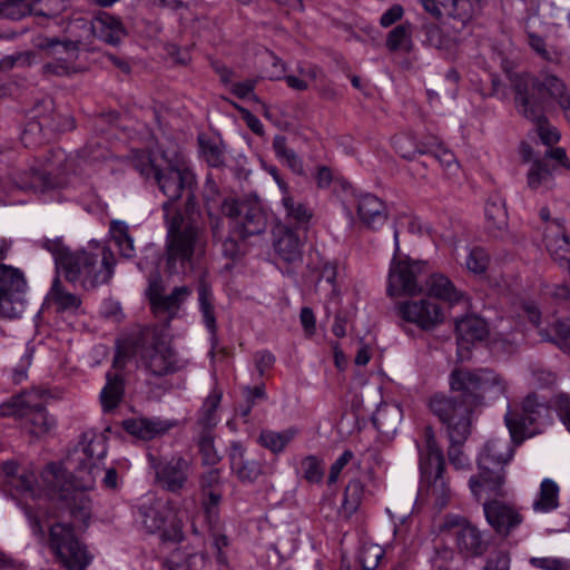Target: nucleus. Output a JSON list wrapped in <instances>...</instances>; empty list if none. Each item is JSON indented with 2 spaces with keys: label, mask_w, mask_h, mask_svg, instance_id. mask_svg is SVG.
Masks as SVG:
<instances>
[{
  "label": "nucleus",
  "mask_w": 570,
  "mask_h": 570,
  "mask_svg": "<svg viewBox=\"0 0 570 570\" xmlns=\"http://www.w3.org/2000/svg\"><path fill=\"white\" fill-rule=\"evenodd\" d=\"M419 32L423 36L422 42L435 49H450L456 42L459 33L445 35L441 27L426 17L420 18Z\"/></svg>",
  "instance_id": "2f4dec72"
},
{
  "label": "nucleus",
  "mask_w": 570,
  "mask_h": 570,
  "mask_svg": "<svg viewBox=\"0 0 570 570\" xmlns=\"http://www.w3.org/2000/svg\"><path fill=\"white\" fill-rule=\"evenodd\" d=\"M65 9V0H35L30 2V16L40 26H45L47 20L58 18Z\"/></svg>",
  "instance_id": "37998d69"
},
{
  "label": "nucleus",
  "mask_w": 570,
  "mask_h": 570,
  "mask_svg": "<svg viewBox=\"0 0 570 570\" xmlns=\"http://www.w3.org/2000/svg\"><path fill=\"white\" fill-rule=\"evenodd\" d=\"M544 243L553 261L570 274V242L561 219H553L552 224L547 226Z\"/></svg>",
  "instance_id": "b1692460"
},
{
  "label": "nucleus",
  "mask_w": 570,
  "mask_h": 570,
  "mask_svg": "<svg viewBox=\"0 0 570 570\" xmlns=\"http://www.w3.org/2000/svg\"><path fill=\"white\" fill-rule=\"evenodd\" d=\"M273 150L276 157L283 161L294 174H304L303 160L293 149L287 147V139L285 136L276 135L274 137Z\"/></svg>",
  "instance_id": "a18cd8bd"
},
{
  "label": "nucleus",
  "mask_w": 570,
  "mask_h": 570,
  "mask_svg": "<svg viewBox=\"0 0 570 570\" xmlns=\"http://www.w3.org/2000/svg\"><path fill=\"white\" fill-rule=\"evenodd\" d=\"M40 245L53 256L57 276L62 275L68 283L86 291L108 284L114 275L116 258L108 247H102L100 255L85 249L71 250L60 237L43 239Z\"/></svg>",
  "instance_id": "20e7f679"
},
{
  "label": "nucleus",
  "mask_w": 570,
  "mask_h": 570,
  "mask_svg": "<svg viewBox=\"0 0 570 570\" xmlns=\"http://www.w3.org/2000/svg\"><path fill=\"white\" fill-rule=\"evenodd\" d=\"M49 548L67 570H86L92 560L70 523L57 522L50 527Z\"/></svg>",
  "instance_id": "9b49d317"
},
{
  "label": "nucleus",
  "mask_w": 570,
  "mask_h": 570,
  "mask_svg": "<svg viewBox=\"0 0 570 570\" xmlns=\"http://www.w3.org/2000/svg\"><path fill=\"white\" fill-rule=\"evenodd\" d=\"M533 124H535V130L537 134L546 146H552L557 144L560 139V134L557 130L556 127L551 126L546 117V114H543L542 119H529Z\"/></svg>",
  "instance_id": "e2e57ef3"
},
{
  "label": "nucleus",
  "mask_w": 570,
  "mask_h": 570,
  "mask_svg": "<svg viewBox=\"0 0 570 570\" xmlns=\"http://www.w3.org/2000/svg\"><path fill=\"white\" fill-rule=\"evenodd\" d=\"M30 16V3L27 0H6L0 3V17L10 20H20Z\"/></svg>",
  "instance_id": "13d9d810"
},
{
  "label": "nucleus",
  "mask_w": 570,
  "mask_h": 570,
  "mask_svg": "<svg viewBox=\"0 0 570 570\" xmlns=\"http://www.w3.org/2000/svg\"><path fill=\"white\" fill-rule=\"evenodd\" d=\"M222 400V392L213 391L204 401L198 411L196 429L197 432H213L218 423L217 409Z\"/></svg>",
  "instance_id": "473e14b6"
},
{
  "label": "nucleus",
  "mask_w": 570,
  "mask_h": 570,
  "mask_svg": "<svg viewBox=\"0 0 570 570\" xmlns=\"http://www.w3.org/2000/svg\"><path fill=\"white\" fill-rule=\"evenodd\" d=\"M393 146L401 157L409 160L414 159L417 154L423 155L428 153L422 144H419L409 135L394 136Z\"/></svg>",
  "instance_id": "5fc2aeb1"
},
{
  "label": "nucleus",
  "mask_w": 570,
  "mask_h": 570,
  "mask_svg": "<svg viewBox=\"0 0 570 570\" xmlns=\"http://www.w3.org/2000/svg\"><path fill=\"white\" fill-rule=\"evenodd\" d=\"M285 219L297 227H306L313 217V210L293 195H283L281 199Z\"/></svg>",
  "instance_id": "e433bc0d"
},
{
  "label": "nucleus",
  "mask_w": 570,
  "mask_h": 570,
  "mask_svg": "<svg viewBox=\"0 0 570 570\" xmlns=\"http://www.w3.org/2000/svg\"><path fill=\"white\" fill-rule=\"evenodd\" d=\"M490 263L489 254L482 247H473L466 258V268L474 274H482L487 271Z\"/></svg>",
  "instance_id": "680f3d73"
},
{
  "label": "nucleus",
  "mask_w": 570,
  "mask_h": 570,
  "mask_svg": "<svg viewBox=\"0 0 570 570\" xmlns=\"http://www.w3.org/2000/svg\"><path fill=\"white\" fill-rule=\"evenodd\" d=\"M394 256L390 265L387 294L390 296L416 295L423 292V269L425 263L409 257L397 258L400 253L399 230L394 229Z\"/></svg>",
  "instance_id": "ddd939ff"
},
{
  "label": "nucleus",
  "mask_w": 570,
  "mask_h": 570,
  "mask_svg": "<svg viewBox=\"0 0 570 570\" xmlns=\"http://www.w3.org/2000/svg\"><path fill=\"white\" fill-rule=\"evenodd\" d=\"M483 570H510V556L503 550L493 551L485 560Z\"/></svg>",
  "instance_id": "69168bd1"
},
{
  "label": "nucleus",
  "mask_w": 570,
  "mask_h": 570,
  "mask_svg": "<svg viewBox=\"0 0 570 570\" xmlns=\"http://www.w3.org/2000/svg\"><path fill=\"white\" fill-rule=\"evenodd\" d=\"M228 460L232 472L243 483H254L263 474L262 463L252 458L240 442L230 443Z\"/></svg>",
  "instance_id": "5701e85b"
},
{
  "label": "nucleus",
  "mask_w": 570,
  "mask_h": 570,
  "mask_svg": "<svg viewBox=\"0 0 570 570\" xmlns=\"http://www.w3.org/2000/svg\"><path fill=\"white\" fill-rule=\"evenodd\" d=\"M131 164L142 177L151 179L167 197L163 204L167 226V269L171 273H183L190 265L193 254L200 244L202 230L195 224L185 220L176 203L186 193V210H194L196 175L183 161H173L164 157L163 161L158 163L146 150L135 151Z\"/></svg>",
  "instance_id": "f257e3e1"
},
{
  "label": "nucleus",
  "mask_w": 570,
  "mask_h": 570,
  "mask_svg": "<svg viewBox=\"0 0 570 570\" xmlns=\"http://www.w3.org/2000/svg\"><path fill=\"white\" fill-rule=\"evenodd\" d=\"M198 433V450L202 455V461L206 465H215L219 462L218 455L214 445L213 432H197Z\"/></svg>",
  "instance_id": "4d7b16f0"
},
{
  "label": "nucleus",
  "mask_w": 570,
  "mask_h": 570,
  "mask_svg": "<svg viewBox=\"0 0 570 570\" xmlns=\"http://www.w3.org/2000/svg\"><path fill=\"white\" fill-rule=\"evenodd\" d=\"M65 153L60 149L49 150L45 156L46 168L38 170L31 168L28 171L18 174L13 178V185L21 190L43 193L56 187V180L52 177L53 171H59L65 161Z\"/></svg>",
  "instance_id": "6ab92c4d"
},
{
  "label": "nucleus",
  "mask_w": 570,
  "mask_h": 570,
  "mask_svg": "<svg viewBox=\"0 0 570 570\" xmlns=\"http://www.w3.org/2000/svg\"><path fill=\"white\" fill-rule=\"evenodd\" d=\"M504 421L511 439L521 442L541 432V428L551 421V410L544 399L530 393L522 402L521 413L508 412Z\"/></svg>",
  "instance_id": "f8f14e48"
},
{
  "label": "nucleus",
  "mask_w": 570,
  "mask_h": 570,
  "mask_svg": "<svg viewBox=\"0 0 570 570\" xmlns=\"http://www.w3.org/2000/svg\"><path fill=\"white\" fill-rule=\"evenodd\" d=\"M274 247L278 256L287 263H295L302 259L303 244L299 236L291 228H286L282 233Z\"/></svg>",
  "instance_id": "f704fd0d"
},
{
  "label": "nucleus",
  "mask_w": 570,
  "mask_h": 570,
  "mask_svg": "<svg viewBox=\"0 0 570 570\" xmlns=\"http://www.w3.org/2000/svg\"><path fill=\"white\" fill-rule=\"evenodd\" d=\"M106 443L101 436L83 433L79 445L67 459L70 473L56 463H49L42 474L48 494L60 502L78 522L87 523L91 515L87 491L94 489L100 468L96 464L106 455Z\"/></svg>",
  "instance_id": "7ed1b4c3"
},
{
  "label": "nucleus",
  "mask_w": 570,
  "mask_h": 570,
  "mask_svg": "<svg viewBox=\"0 0 570 570\" xmlns=\"http://www.w3.org/2000/svg\"><path fill=\"white\" fill-rule=\"evenodd\" d=\"M499 497L483 494V512L489 525L501 537H508L523 521L522 514L511 504L498 500Z\"/></svg>",
  "instance_id": "aec40b11"
},
{
  "label": "nucleus",
  "mask_w": 570,
  "mask_h": 570,
  "mask_svg": "<svg viewBox=\"0 0 570 570\" xmlns=\"http://www.w3.org/2000/svg\"><path fill=\"white\" fill-rule=\"evenodd\" d=\"M484 215L491 227L502 229L507 225L504 203L498 196L490 197L484 207Z\"/></svg>",
  "instance_id": "864d4df0"
},
{
  "label": "nucleus",
  "mask_w": 570,
  "mask_h": 570,
  "mask_svg": "<svg viewBox=\"0 0 570 570\" xmlns=\"http://www.w3.org/2000/svg\"><path fill=\"white\" fill-rule=\"evenodd\" d=\"M426 292L430 296L448 301L458 302L460 299V293L453 285V283L443 274H432L425 281Z\"/></svg>",
  "instance_id": "c9c22d12"
},
{
  "label": "nucleus",
  "mask_w": 570,
  "mask_h": 570,
  "mask_svg": "<svg viewBox=\"0 0 570 570\" xmlns=\"http://www.w3.org/2000/svg\"><path fill=\"white\" fill-rule=\"evenodd\" d=\"M169 570H203L205 557L198 553L185 554L181 551H175L167 560Z\"/></svg>",
  "instance_id": "3c124183"
},
{
  "label": "nucleus",
  "mask_w": 570,
  "mask_h": 570,
  "mask_svg": "<svg viewBox=\"0 0 570 570\" xmlns=\"http://www.w3.org/2000/svg\"><path fill=\"white\" fill-rule=\"evenodd\" d=\"M466 559L462 558L456 551L450 547H440L435 549L432 559L433 570H464Z\"/></svg>",
  "instance_id": "49530a36"
},
{
  "label": "nucleus",
  "mask_w": 570,
  "mask_h": 570,
  "mask_svg": "<svg viewBox=\"0 0 570 570\" xmlns=\"http://www.w3.org/2000/svg\"><path fill=\"white\" fill-rule=\"evenodd\" d=\"M303 478L309 483H320L324 478V465L315 455L306 456L302 463Z\"/></svg>",
  "instance_id": "052dcab7"
},
{
  "label": "nucleus",
  "mask_w": 570,
  "mask_h": 570,
  "mask_svg": "<svg viewBox=\"0 0 570 570\" xmlns=\"http://www.w3.org/2000/svg\"><path fill=\"white\" fill-rule=\"evenodd\" d=\"M198 303L199 311L203 316V322L210 333L212 337L215 338L217 334V323L214 311V296L210 285L205 281L200 279L198 287Z\"/></svg>",
  "instance_id": "72a5a7b5"
},
{
  "label": "nucleus",
  "mask_w": 570,
  "mask_h": 570,
  "mask_svg": "<svg viewBox=\"0 0 570 570\" xmlns=\"http://www.w3.org/2000/svg\"><path fill=\"white\" fill-rule=\"evenodd\" d=\"M559 507V487L551 479H544L540 484L538 498L532 508L535 512L548 513Z\"/></svg>",
  "instance_id": "ea45409f"
},
{
  "label": "nucleus",
  "mask_w": 570,
  "mask_h": 570,
  "mask_svg": "<svg viewBox=\"0 0 570 570\" xmlns=\"http://www.w3.org/2000/svg\"><path fill=\"white\" fill-rule=\"evenodd\" d=\"M556 165H550L547 159L535 158L532 160L527 173L528 187L533 191L546 193L556 186L554 171Z\"/></svg>",
  "instance_id": "c756f323"
},
{
  "label": "nucleus",
  "mask_w": 570,
  "mask_h": 570,
  "mask_svg": "<svg viewBox=\"0 0 570 570\" xmlns=\"http://www.w3.org/2000/svg\"><path fill=\"white\" fill-rule=\"evenodd\" d=\"M77 65L63 63L62 61L52 60L42 66V75L46 77L58 76L66 77L79 72Z\"/></svg>",
  "instance_id": "0e129e2a"
},
{
  "label": "nucleus",
  "mask_w": 570,
  "mask_h": 570,
  "mask_svg": "<svg viewBox=\"0 0 570 570\" xmlns=\"http://www.w3.org/2000/svg\"><path fill=\"white\" fill-rule=\"evenodd\" d=\"M440 529L453 540L458 553L466 560L483 557L491 546V534L458 514H446Z\"/></svg>",
  "instance_id": "9d476101"
},
{
  "label": "nucleus",
  "mask_w": 570,
  "mask_h": 570,
  "mask_svg": "<svg viewBox=\"0 0 570 570\" xmlns=\"http://www.w3.org/2000/svg\"><path fill=\"white\" fill-rule=\"evenodd\" d=\"M222 213L232 220V232L240 238L261 235L266 230L267 216L257 200L226 198Z\"/></svg>",
  "instance_id": "4468645a"
},
{
  "label": "nucleus",
  "mask_w": 570,
  "mask_h": 570,
  "mask_svg": "<svg viewBox=\"0 0 570 570\" xmlns=\"http://www.w3.org/2000/svg\"><path fill=\"white\" fill-rule=\"evenodd\" d=\"M193 289L187 286H177L175 287L170 294L161 295L160 298H157L153 309L156 314L160 312H166L170 315L177 313L183 303L191 295Z\"/></svg>",
  "instance_id": "a19ab883"
},
{
  "label": "nucleus",
  "mask_w": 570,
  "mask_h": 570,
  "mask_svg": "<svg viewBox=\"0 0 570 570\" xmlns=\"http://www.w3.org/2000/svg\"><path fill=\"white\" fill-rule=\"evenodd\" d=\"M364 497V485L357 480H351L344 490L343 501L338 514L343 519H350L361 507Z\"/></svg>",
  "instance_id": "58836bf2"
},
{
  "label": "nucleus",
  "mask_w": 570,
  "mask_h": 570,
  "mask_svg": "<svg viewBox=\"0 0 570 570\" xmlns=\"http://www.w3.org/2000/svg\"><path fill=\"white\" fill-rule=\"evenodd\" d=\"M27 281L11 265L0 264V317H19L26 308Z\"/></svg>",
  "instance_id": "2eb2a0df"
},
{
  "label": "nucleus",
  "mask_w": 570,
  "mask_h": 570,
  "mask_svg": "<svg viewBox=\"0 0 570 570\" xmlns=\"http://www.w3.org/2000/svg\"><path fill=\"white\" fill-rule=\"evenodd\" d=\"M194 255H195V253L193 254L190 265L181 274H186L187 271L193 268ZM166 256H167L166 247H165V253L163 255L160 253V250L155 245L149 244V245L145 246V248L142 249V256L140 257L139 262L137 263V266L140 271H146L149 267H154L155 271H158L157 267H158L159 263L164 259L166 272L169 274H173L171 272H169L167 269ZM175 274L179 275L180 273H175Z\"/></svg>",
  "instance_id": "8fccbe9b"
},
{
  "label": "nucleus",
  "mask_w": 570,
  "mask_h": 570,
  "mask_svg": "<svg viewBox=\"0 0 570 570\" xmlns=\"http://www.w3.org/2000/svg\"><path fill=\"white\" fill-rule=\"evenodd\" d=\"M175 424L168 420L159 417H131L122 421L124 430L130 435L150 441L155 438L166 434Z\"/></svg>",
  "instance_id": "bb28decb"
},
{
  "label": "nucleus",
  "mask_w": 570,
  "mask_h": 570,
  "mask_svg": "<svg viewBox=\"0 0 570 570\" xmlns=\"http://www.w3.org/2000/svg\"><path fill=\"white\" fill-rule=\"evenodd\" d=\"M297 431L295 429H287L281 432L272 430H263L258 436L259 444L273 452L274 454L282 453L285 448L295 438Z\"/></svg>",
  "instance_id": "c03bdc74"
},
{
  "label": "nucleus",
  "mask_w": 570,
  "mask_h": 570,
  "mask_svg": "<svg viewBox=\"0 0 570 570\" xmlns=\"http://www.w3.org/2000/svg\"><path fill=\"white\" fill-rule=\"evenodd\" d=\"M46 395L47 391L39 389L13 395L0 405V415L26 417L31 424V434H47L55 429L56 420L46 411Z\"/></svg>",
  "instance_id": "1a4fd4ad"
},
{
  "label": "nucleus",
  "mask_w": 570,
  "mask_h": 570,
  "mask_svg": "<svg viewBox=\"0 0 570 570\" xmlns=\"http://www.w3.org/2000/svg\"><path fill=\"white\" fill-rule=\"evenodd\" d=\"M50 297L58 312H75L81 305L80 297L68 292L61 284L59 276H56L52 282Z\"/></svg>",
  "instance_id": "79ce46f5"
},
{
  "label": "nucleus",
  "mask_w": 570,
  "mask_h": 570,
  "mask_svg": "<svg viewBox=\"0 0 570 570\" xmlns=\"http://www.w3.org/2000/svg\"><path fill=\"white\" fill-rule=\"evenodd\" d=\"M470 434H465L462 440L449 439L450 445L448 448V458L450 463L456 470H464L470 466L468 456L463 453L462 446L466 442Z\"/></svg>",
  "instance_id": "bf43d9fd"
},
{
  "label": "nucleus",
  "mask_w": 570,
  "mask_h": 570,
  "mask_svg": "<svg viewBox=\"0 0 570 570\" xmlns=\"http://www.w3.org/2000/svg\"><path fill=\"white\" fill-rule=\"evenodd\" d=\"M141 523L150 533H160L164 543H178L184 539L183 521L169 505L142 507Z\"/></svg>",
  "instance_id": "a211bd4d"
},
{
  "label": "nucleus",
  "mask_w": 570,
  "mask_h": 570,
  "mask_svg": "<svg viewBox=\"0 0 570 570\" xmlns=\"http://www.w3.org/2000/svg\"><path fill=\"white\" fill-rule=\"evenodd\" d=\"M151 466L155 471V482L165 491L179 494L190 484L191 462L181 455L153 458Z\"/></svg>",
  "instance_id": "f3484780"
},
{
  "label": "nucleus",
  "mask_w": 570,
  "mask_h": 570,
  "mask_svg": "<svg viewBox=\"0 0 570 570\" xmlns=\"http://www.w3.org/2000/svg\"><path fill=\"white\" fill-rule=\"evenodd\" d=\"M513 91L517 109L527 119H542L552 101L564 111L570 110V94L557 76L538 78L529 73L519 75L513 81Z\"/></svg>",
  "instance_id": "423d86ee"
},
{
  "label": "nucleus",
  "mask_w": 570,
  "mask_h": 570,
  "mask_svg": "<svg viewBox=\"0 0 570 570\" xmlns=\"http://www.w3.org/2000/svg\"><path fill=\"white\" fill-rule=\"evenodd\" d=\"M242 395L244 397V403L238 406V413L242 417H247L255 405L267 400L264 383L256 386H244L242 389Z\"/></svg>",
  "instance_id": "603ef678"
},
{
  "label": "nucleus",
  "mask_w": 570,
  "mask_h": 570,
  "mask_svg": "<svg viewBox=\"0 0 570 570\" xmlns=\"http://www.w3.org/2000/svg\"><path fill=\"white\" fill-rule=\"evenodd\" d=\"M0 482L3 490L14 497L32 493L37 479L32 471L8 460L0 464Z\"/></svg>",
  "instance_id": "412c9836"
},
{
  "label": "nucleus",
  "mask_w": 570,
  "mask_h": 570,
  "mask_svg": "<svg viewBox=\"0 0 570 570\" xmlns=\"http://www.w3.org/2000/svg\"><path fill=\"white\" fill-rule=\"evenodd\" d=\"M394 309L401 320L400 326L407 334V324H414L422 331H432L444 322L442 307L429 298L397 302Z\"/></svg>",
  "instance_id": "dca6fc26"
},
{
  "label": "nucleus",
  "mask_w": 570,
  "mask_h": 570,
  "mask_svg": "<svg viewBox=\"0 0 570 570\" xmlns=\"http://www.w3.org/2000/svg\"><path fill=\"white\" fill-rule=\"evenodd\" d=\"M553 406L560 420L570 432V396L564 393L556 395L553 399Z\"/></svg>",
  "instance_id": "774afa93"
},
{
  "label": "nucleus",
  "mask_w": 570,
  "mask_h": 570,
  "mask_svg": "<svg viewBox=\"0 0 570 570\" xmlns=\"http://www.w3.org/2000/svg\"><path fill=\"white\" fill-rule=\"evenodd\" d=\"M336 277H337V266L332 262H325L322 264L318 273V278L315 284L316 291H322L323 285L326 284L328 288H326V295L336 296L337 295V286H336Z\"/></svg>",
  "instance_id": "6e6d98bb"
},
{
  "label": "nucleus",
  "mask_w": 570,
  "mask_h": 570,
  "mask_svg": "<svg viewBox=\"0 0 570 570\" xmlns=\"http://www.w3.org/2000/svg\"><path fill=\"white\" fill-rule=\"evenodd\" d=\"M386 47L390 51H410L413 47L412 24L404 22L393 28L387 35Z\"/></svg>",
  "instance_id": "09e8293b"
},
{
  "label": "nucleus",
  "mask_w": 570,
  "mask_h": 570,
  "mask_svg": "<svg viewBox=\"0 0 570 570\" xmlns=\"http://www.w3.org/2000/svg\"><path fill=\"white\" fill-rule=\"evenodd\" d=\"M125 396V376L122 370L114 366L106 373V384L100 392V402L105 412L114 411Z\"/></svg>",
  "instance_id": "c85d7f7f"
},
{
  "label": "nucleus",
  "mask_w": 570,
  "mask_h": 570,
  "mask_svg": "<svg viewBox=\"0 0 570 570\" xmlns=\"http://www.w3.org/2000/svg\"><path fill=\"white\" fill-rule=\"evenodd\" d=\"M199 150L203 159L210 167L219 168L225 165V145L218 138L205 134L198 135Z\"/></svg>",
  "instance_id": "4c0bfd02"
},
{
  "label": "nucleus",
  "mask_w": 570,
  "mask_h": 570,
  "mask_svg": "<svg viewBox=\"0 0 570 570\" xmlns=\"http://www.w3.org/2000/svg\"><path fill=\"white\" fill-rule=\"evenodd\" d=\"M357 214L361 222L371 229H377L387 219L385 204L372 194L360 196L357 203Z\"/></svg>",
  "instance_id": "cd10ccee"
},
{
  "label": "nucleus",
  "mask_w": 570,
  "mask_h": 570,
  "mask_svg": "<svg viewBox=\"0 0 570 570\" xmlns=\"http://www.w3.org/2000/svg\"><path fill=\"white\" fill-rule=\"evenodd\" d=\"M445 12L448 21L443 23L454 33H461L471 20L468 0H436Z\"/></svg>",
  "instance_id": "7c9ffc66"
},
{
  "label": "nucleus",
  "mask_w": 570,
  "mask_h": 570,
  "mask_svg": "<svg viewBox=\"0 0 570 570\" xmlns=\"http://www.w3.org/2000/svg\"><path fill=\"white\" fill-rule=\"evenodd\" d=\"M530 564L543 570H570V563L568 561L550 557H533L530 559Z\"/></svg>",
  "instance_id": "338daca9"
},
{
  "label": "nucleus",
  "mask_w": 570,
  "mask_h": 570,
  "mask_svg": "<svg viewBox=\"0 0 570 570\" xmlns=\"http://www.w3.org/2000/svg\"><path fill=\"white\" fill-rule=\"evenodd\" d=\"M80 41L67 37H40L36 47L52 60L76 65L80 53Z\"/></svg>",
  "instance_id": "393cba45"
},
{
  "label": "nucleus",
  "mask_w": 570,
  "mask_h": 570,
  "mask_svg": "<svg viewBox=\"0 0 570 570\" xmlns=\"http://www.w3.org/2000/svg\"><path fill=\"white\" fill-rule=\"evenodd\" d=\"M451 396L434 394L430 411L444 425L449 439L462 440L471 433V413L485 403L505 395L507 380L489 367L454 368L449 377Z\"/></svg>",
  "instance_id": "f03ea898"
},
{
  "label": "nucleus",
  "mask_w": 570,
  "mask_h": 570,
  "mask_svg": "<svg viewBox=\"0 0 570 570\" xmlns=\"http://www.w3.org/2000/svg\"><path fill=\"white\" fill-rule=\"evenodd\" d=\"M512 440L494 438L489 440L478 456L479 473L469 480V487L474 498L480 501L483 494L489 497H505L504 466L513 456Z\"/></svg>",
  "instance_id": "0eeeda50"
},
{
  "label": "nucleus",
  "mask_w": 570,
  "mask_h": 570,
  "mask_svg": "<svg viewBox=\"0 0 570 570\" xmlns=\"http://www.w3.org/2000/svg\"><path fill=\"white\" fill-rule=\"evenodd\" d=\"M455 333L458 356L461 361H465L470 358V347L487 337L488 327L482 318L469 315L455 321Z\"/></svg>",
  "instance_id": "4be33fe9"
},
{
  "label": "nucleus",
  "mask_w": 570,
  "mask_h": 570,
  "mask_svg": "<svg viewBox=\"0 0 570 570\" xmlns=\"http://www.w3.org/2000/svg\"><path fill=\"white\" fill-rule=\"evenodd\" d=\"M425 448L419 445L420 495L426 498L439 510L443 509L451 497L445 472V460L430 426L425 428Z\"/></svg>",
  "instance_id": "6e6552de"
},
{
  "label": "nucleus",
  "mask_w": 570,
  "mask_h": 570,
  "mask_svg": "<svg viewBox=\"0 0 570 570\" xmlns=\"http://www.w3.org/2000/svg\"><path fill=\"white\" fill-rule=\"evenodd\" d=\"M89 29L97 39L110 46H118L128 36L121 19L108 12L97 14Z\"/></svg>",
  "instance_id": "a878e982"
},
{
  "label": "nucleus",
  "mask_w": 570,
  "mask_h": 570,
  "mask_svg": "<svg viewBox=\"0 0 570 570\" xmlns=\"http://www.w3.org/2000/svg\"><path fill=\"white\" fill-rule=\"evenodd\" d=\"M137 353L146 370L155 376H165L178 370L174 350L156 328L142 327L122 341H118L114 355V367L124 370L127 362Z\"/></svg>",
  "instance_id": "39448f33"
},
{
  "label": "nucleus",
  "mask_w": 570,
  "mask_h": 570,
  "mask_svg": "<svg viewBox=\"0 0 570 570\" xmlns=\"http://www.w3.org/2000/svg\"><path fill=\"white\" fill-rule=\"evenodd\" d=\"M539 335L543 341L557 344L561 350L570 352V323L557 321L547 328H539Z\"/></svg>",
  "instance_id": "de8ad7c7"
}]
</instances>
